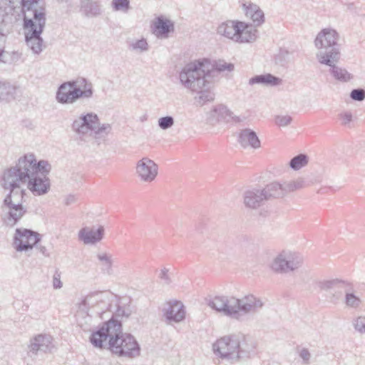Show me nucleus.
I'll use <instances>...</instances> for the list:
<instances>
[{
  "label": "nucleus",
  "mask_w": 365,
  "mask_h": 365,
  "mask_svg": "<svg viewBox=\"0 0 365 365\" xmlns=\"http://www.w3.org/2000/svg\"><path fill=\"white\" fill-rule=\"evenodd\" d=\"M89 339L94 347L107 346L113 354L119 356L132 359L140 354V345L135 337L130 334H123L121 322L114 317L93 331Z\"/></svg>",
  "instance_id": "obj_1"
},
{
  "label": "nucleus",
  "mask_w": 365,
  "mask_h": 365,
  "mask_svg": "<svg viewBox=\"0 0 365 365\" xmlns=\"http://www.w3.org/2000/svg\"><path fill=\"white\" fill-rule=\"evenodd\" d=\"M23 13V28L27 46L36 54L43 50V40L41 35L46 22L45 0H21Z\"/></svg>",
  "instance_id": "obj_2"
},
{
  "label": "nucleus",
  "mask_w": 365,
  "mask_h": 365,
  "mask_svg": "<svg viewBox=\"0 0 365 365\" xmlns=\"http://www.w3.org/2000/svg\"><path fill=\"white\" fill-rule=\"evenodd\" d=\"M19 173V180L27 182V187L34 195L41 196L48 192L51 182L48 174L51 165L45 160H36L33 153L24 155L19 159L16 165Z\"/></svg>",
  "instance_id": "obj_3"
},
{
  "label": "nucleus",
  "mask_w": 365,
  "mask_h": 365,
  "mask_svg": "<svg viewBox=\"0 0 365 365\" xmlns=\"http://www.w3.org/2000/svg\"><path fill=\"white\" fill-rule=\"evenodd\" d=\"M207 305L227 317L242 320L245 315L257 312L264 304L260 299L250 294L241 299L234 297L215 296L208 301Z\"/></svg>",
  "instance_id": "obj_4"
},
{
  "label": "nucleus",
  "mask_w": 365,
  "mask_h": 365,
  "mask_svg": "<svg viewBox=\"0 0 365 365\" xmlns=\"http://www.w3.org/2000/svg\"><path fill=\"white\" fill-rule=\"evenodd\" d=\"M210 71L205 69L204 61H197L187 64L180 73V80L185 87L199 93V99L202 103L212 101L214 93L209 90Z\"/></svg>",
  "instance_id": "obj_5"
},
{
  "label": "nucleus",
  "mask_w": 365,
  "mask_h": 365,
  "mask_svg": "<svg viewBox=\"0 0 365 365\" xmlns=\"http://www.w3.org/2000/svg\"><path fill=\"white\" fill-rule=\"evenodd\" d=\"M339 34L333 29H323L314 40V46L319 52L316 57L319 63L330 65L333 61H339L341 58V46L338 43Z\"/></svg>",
  "instance_id": "obj_6"
},
{
  "label": "nucleus",
  "mask_w": 365,
  "mask_h": 365,
  "mask_svg": "<svg viewBox=\"0 0 365 365\" xmlns=\"http://www.w3.org/2000/svg\"><path fill=\"white\" fill-rule=\"evenodd\" d=\"M93 93V84L86 78L79 77L62 83L57 89L56 99L61 104H73L81 98H92Z\"/></svg>",
  "instance_id": "obj_7"
},
{
  "label": "nucleus",
  "mask_w": 365,
  "mask_h": 365,
  "mask_svg": "<svg viewBox=\"0 0 365 365\" xmlns=\"http://www.w3.org/2000/svg\"><path fill=\"white\" fill-rule=\"evenodd\" d=\"M19 172L16 166L6 170L4 173L1 185L5 190H10L6 197H9L12 204L23 205L25 190L21 188L20 183L24 182L19 180Z\"/></svg>",
  "instance_id": "obj_8"
},
{
  "label": "nucleus",
  "mask_w": 365,
  "mask_h": 365,
  "mask_svg": "<svg viewBox=\"0 0 365 365\" xmlns=\"http://www.w3.org/2000/svg\"><path fill=\"white\" fill-rule=\"evenodd\" d=\"M240 338H243L242 334H232L220 338L213 344L214 353L222 359L237 361V347Z\"/></svg>",
  "instance_id": "obj_9"
},
{
  "label": "nucleus",
  "mask_w": 365,
  "mask_h": 365,
  "mask_svg": "<svg viewBox=\"0 0 365 365\" xmlns=\"http://www.w3.org/2000/svg\"><path fill=\"white\" fill-rule=\"evenodd\" d=\"M303 264V257L298 253L283 251L272 261L271 269L277 273L293 272Z\"/></svg>",
  "instance_id": "obj_10"
},
{
  "label": "nucleus",
  "mask_w": 365,
  "mask_h": 365,
  "mask_svg": "<svg viewBox=\"0 0 365 365\" xmlns=\"http://www.w3.org/2000/svg\"><path fill=\"white\" fill-rule=\"evenodd\" d=\"M317 284L321 290L329 292V301L334 304L341 299L344 293L354 291V287L350 282L340 279L322 280Z\"/></svg>",
  "instance_id": "obj_11"
},
{
  "label": "nucleus",
  "mask_w": 365,
  "mask_h": 365,
  "mask_svg": "<svg viewBox=\"0 0 365 365\" xmlns=\"http://www.w3.org/2000/svg\"><path fill=\"white\" fill-rule=\"evenodd\" d=\"M41 239V235L32 230H16L14 236V245L16 250L19 252L27 251L36 245Z\"/></svg>",
  "instance_id": "obj_12"
},
{
  "label": "nucleus",
  "mask_w": 365,
  "mask_h": 365,
  "mask_svg": "<svg viewBox=\"0 0 365 365\" xmlns=\"http://www.w3.org/2000/svg\"><path fill=\"white\" fill-rule=\"evenodd\" d=\"M135 173L141 181L151 182L158 175V165L153 160L143 158L136 163Z\"/></svg>",
  "instance_id": "obj_13"
},
{
  "label": "nucleus",
  "mask_w": 365,
  "mask_h": 365,
  "mask_svg": "<svg viewBox=\"0 0 365 365\" xmlns=\"http://www.w3.org/2000/svg\"><path fill=\"white\" fill-rule=\"evenodd\" d=\"M99 123V118L96 113H88L81 115L78 119L73 120L72 129L80 135H85L89 131H93L97 128Z\"/></svg>",
  "instance_id": "obj_14"
},
{
  "label": "nucleus",
  "mask_w": 365,
  "mask_h": 365,
  "mask_svg": "<svg viewBox=\"0 0 365 365\" xmlns=\"http://www.w3.org/2000/svg\"><path fill=\"white\" fill-rule=\"evenodd\" d=\"M1 209L5 212L2 219L9 226L16 225L26 212V209L23 205L12 204L11 201L9 200V197L4 198Z\"/></svg>",
  "instance_id": "obj_15"
},
{
  "label": "nucleus",
  "mask_w": 365,
  "mask_h": 365,
  "mask_svg": "<svg viewBox=\"0 0 365 365\" xmlns=\"http://www.w3.org/2000/svg\"><path fill=\"white\" fill-rule=\"evenodd\" d=\"M12 6L6 2L0 3V36L6 37L11 31L13 19Z\"/></svg>",
  "instance_id": "obj_16"
},
{
  "label": "nucleus",
  "mask_w": 365,
  "mask_h": 365,
  "mask_svg": "<svg viewBox=\"0 0 365 365\" xmlns=\"http://www.w3.org/2000/svg\"><path fill=\"white\" fill-rule=\"evenodd\" d=\"M163 316L168 322H180L185 318V310L183 304L180 301L168 303V307L164 309Z\"/></svg>",
  "instance_id": "obj_17"
},
{
  "label": "nucleus",
  "mask_w": 365,
  "mask_h": 365,
  "mask_svg": "<svg viewBox=\"0 0 365 365\" xmlns=\"http://www.w3.org/2000/svg\"><path fill=\"white\" fill-rule=\"evenodd\" d=\"M52 337L48 334H38L31 339L29 346V352L33 354H37L38 351L44 353L51 351L53 347L52 344Z\"/></svg>",
  "instance_id": "obj_18"
},
{
  "label": "nucleus",
  "mask_w": 365,
  "mask_h": 365,
  "mask_svg": "<svg viewBox=\"0 0 365 365\" xmlns=\"http://www.w3.org/2000/svg\"><path fill=\"white\" fill-rule=\"evenodd\" d=\"M264 193L262 189L253 188L245 191L243 195L244 204L246 207L250 209H257L267 202L266 198H264Z\"/></svg>",
  "instance_id": "obj_19"
},
{
  "label": "nucleus",
  "mask_w": 365,
  "mask_h": 365,
  "mask_svg": "<svg viewBox=\"0 0 365 365\" xmlns=\"http://www.w3.org/2000/svg\"><path fill=\"white\" fill-rule=\"evenodd\" d=\"M238 25L235 42L248 43L256 40L258 31L252 24L240 21Z\"/></svg>",
  "instance_id": "obj_20"
},
{
  "label": "nucleus",
  "mask_w": 365,
  "mask_h": 365,
  "mask_svg": "<svg viewBox=\"0 0 365 365\" xmlns=\"http://www.w3.org/2000/svg\"><path fill=\"white\" fill-rule=\"evenodd\" d=\"M80 11L86 18H95L101 16L103 6L99 0H80Z\"/></svg>",
  "instance_id": "obj_21"
},
{
  "label": "nucleus",
  "mask_w": 365,
  "mask_h": 365,
  "mask_svg": "<svg viewBox=\"0 0 365 365\" xmlns=\"http://www.w3.org/2000/svg\"><path fill=\"white\" fill-rule=\"evenodd\" d=\"M237 141L244 148L250 147L257 149L261 147V142L256 132L250 128L242 129L240 132Z\"/></svg>",
  "instance_id": "obj_22"
},
{
  "label": "nucleus",
  "mask_w": 365,
  "mask_h": 365,
  "mask_svg": "<svg viewBox=\"0 0 365 365\" xmlns=\"http://www.w3.org/2000/svg\"><path fill=\"white\" fill-rule=\"evenodd\" d=\"M104 235V227L99 226L96 230L93 227H83L78 232L79 240L84 244H95L100 242Z\"/></svg>",
  "instance_id": "obj_23"
},
{
  "label": "nucleus",
  "mask_w": 365,
  "mask_h": 365,
  "mask_svg": "<svg viewBox=\"0 0 365 365\" xmlns=\"http://www.w3.org/2000/svg\"><path fill=\"white\" fill-rule=\"evenodd\" d=\"M256 353L255 342L250 336L243 334V338L240 339L239 346L237 347V361L247 359L254 356Z\"/></svg>",
  "instance_id": "obj_24"
},
{
  "label": "nucleus",
  "mask_w": 365,
  "mask_h": 365,
  "mask_svg": "<svg viewBox=\"0 0 365 365\" xmlns=\"http://www.w3.org/2000/svg\"><path fill=\"white\" fill-rule=\"evenodd\" d=\"M153 29L158 38H166L169 36L170 33L174 31V24L162 16H158L153 24Z\"/></svg>",
  "instance_id": "obj_25"
},
{
  "label": "nucleus",
  "mask_w": 365,
  "mask_h": 365,
  "mask_svg": "<svg viewBox=\"0 0 365 365\" xmlns=\"http://www.w3.org/2000/svg\"><path fill=\"white\" fill-rule=\"evenodd\" d=\"M282 79L271 73L256 75L249 80L250 85L262 84L264 86H276L282 84Z\"/></svg>",
  "instance_id": "obj_26"
},
{
  "label": "nucleus",
  "mask_w": 365,
  "mask_h": 365,
  "mask_svg": "<svg viewBox=\"0 0 365 365\" xmlns=\"http://www.w3.org/2000/svg\"><path fill=\"white\" fill-rule=\"evenodd\" d=\"M240 21H226L222 23L217 27V34L223 36L227 38L232 39L234 41H236L237 38V27L239 26L238 23Z\"/></svg>",
  "instance_id": "obj_27"
},
{
  "label": "nucleus",
  "mask_w": 365,
  "mask_h": 365,
  "mask_svg": "<svg viewBox=\"0 0 365 365\" xmlns=\"http://www.w3.org/2000/svg\"><path fill=\"white\" fill-rule=\"evenodd\" d=\"M16 86L9 82L0 81V102L9 103L16 99Z\"/></svg>",
  "instance_id": "obj_28"
},
{
  "label": "nucleus",
  "mask_w": 365,
  "mask_h": 365,
  "mask_svg": "<svg viewBox=\"0 0 365 365\" xmlns=\"http://www.w3.org/2000/svg\"><path fill=\"white\" fill-rule=\"evenodd\" d=\"M262 190L264 195V198H266L267 201L284 197L281 183L278 182L267 184Z\"/></svg>",
  "instance_id": "obj_29"
},
{
  "label": "nucleus",
  "mask_w": 365,
  "mask_h": 365,
  "mask_svg": "<svg viewBox=\"0 0 365 365\" xmlns=\"http://www.w3.org/2000/svg\"><path fill=\"white\" fill-rule=\"evenodd\" d=\"M339 61H333L330 65L329 72L331 76L337 81L341 82H348L353 78V76L347 71L346 69L337 66L336 65Z\"/></svg>",
  "instance_id": "obj_30"
},
{
  "label": "nucleus",
  "mask_w": 365,
  "mask_h": 365,
  "mask_svg": "<svg viewBox=\"0 0 365 365\" xmlns=\"http://www.w3.org/2000/svg\"><path fill=\"white\" fill-rule=\"evenodd\" d=\"M293 52L285 48H280L279 51L274 55L273 61L275 65L282 67H287L292 59Z\"/></svg>",
  "instance_id": "obj_31"
},
{
  "label": "nucleus",
  "mask_w": 365,
  "mask_h": 365,
  "mask_svg": "<svg viewBox=\"0 0 365 365\" xmlns=\"http://www.w3.org/2000/svg\"><path fill=\"white\" fill-rule=\"evenodd\" d=\"M284 196L291 192L300 190L304 187V181L302 178H298L296 180L284 182L281 184Z\"/></svg>",
  "instance_id": "obj_32"
},
{
  "label": "nucleus",
  "mask_w": 365,
  "mask_h": 365,
  "mask_svg": "<svg viewBox=\"0 0 365 365\" xmlns=\"http://www.w3.org/2000/svg\"><path fill=\"white\" fill-rule=\"evenodd\" d=\"M309 162V157L307 155L304 153H300L294 158H292L289 165L292 169L294 170H298L306 166Z\"/></svg>",
  "instance_id": "obj_33"
},
{
  "label": "nucleus",
  "mask_w": 365,
  "mask_h": 365,
  "mask_svg": "<svg viewBox=\"0 0 365 365\" xmlns=\"http://www.w3.org/2000/svg\"><path fill=\"white\" fill-rule=\"evenodd\" d=\"M232 113L223 105H218L215 106L212 110V115L213 116H217V120H224L226 122H230V117Z\"/></svg>",
  "instance_id": "obj_34"
},
{
  "label": "nucleus",
  "mask_w": 365,
  "mask_h": 365,
  "mask_svg": "<svg viewBox=\"0 0 365 365\" xmlns=\"http://www.w3.org/2000/svg\"><path fill=\"white\" fill-rule=\"evenodd\" d=\"M213 68L218 72H224L229 71L231 72L234 71L235 66L232 63H227L224 60H219L215 61L212 65Z\"/></svg>",
  "instance_id": "obj_35"
},
{
  "label": "nucleus",
  "mask_w": 365,
  "mask_h": 365,
  "mask_svg": "<svg viewBox=\"0 0 365 365\" xmlns=\"http://www.w3.org/2000/svg\"><path fill=\"white\" fill-rule=\"evenodd\" d=\"M345 303L348 307L356 308L360 305L361 299L353 292H347L345 294Z\"/></svg>",
  "instance_id": "obj_36"
},
{
  "label": "nucleus",
  "mask_w": 365,
  "mask_h": 365,
  "mask_svg": "<svg viewBox=\"0 0 365 365\" xmlns=\"http://www.w3.org/2000/svg\"><path fill=\"white\" fill-rule=\"evenodd\" d=\"M98 259L104 263L103 271L108 274L112 272V259L107 254H99L97 256Z\"/></svg>",
  "instance_id": "obj_37"
},
{
  "label": "nucleus",
  "mask_w": 365,
  "mask_h": 365,
  "mask_svg": "<svg viewBox=\"0 0 365 365\" xmlns=\"http://www.w3.org/2000/svg\"><path fill=\"white\" fill-rule=\"evenodd\" d=\"M175 123L174 118L171 115L161 117L158 120V125L162 130H168Z\"/></svg>",
  "instance_id": "obj_38"
},
{
  "label": "nucleus",
  "mask_w": 365,
  "mask_h": 365,
  "mask_svg": "<svg viewBox=\"0 0 365 365\" xmlns=\"http://www.w3.org/2000/svg\"><path fill=\"white\" fill-rule=\"evenodd\" d=\"M112 7L115 11H128L130 9V0H113Z\"/></svg>",
  "instance_id": "obj_39"
},
{
  "label": "nucleus",
  "mask_w": 365,
  "mask_h": 365,
  "mask_svg": "<svg viewBox=\"0 0 365 365\" xmlns=\"http://www.w3.org/2000/svg\"><path fill=\"white\" fill-rule=\"evenodd\" d=\"M339 118L343 126L351 128V123L353 121V114L351 111H343L339 114Z\"/></svg>",
  "instance_id": "obj_40"
},
{
  "label": "nucleus",
  "mask_w": 365,
  "mask_h": 365,
  "mask_svg": "<svg viewBox=\"0 0 365 365\" xmlns=\"http://www.w3.org/2000/svg\"><path fill=\"white\" fill-rule=\"evenodd\" d=\"M111 130V126L108 123H105L100 125V123L97 125V128L93 130L95 133V138H101L107 135Z\"/></svg>",
  "instance_id": "obj_41"
},
{
  "label": "nucleus",
  "mask_w": 365,
  "mask_h": 365,
  "mask_svg": "<svg viewBox=\"0 0 365 365\" xmlns=\"http://www.w3.org/2000/svg\"><path fill=\"white\" fill-rule=\"evenodd\" d=\"M350 98L355 101H362L365 99V89L354 88L350 93Z\"/></svg>",
  "instance_id": "obj_42"
},
{
  "label": "nucleus",
  "mask_w": 365,
  "mask_h": 365,
  "mask_svg": "<svg viewBox=\"0 0 365 365\" xmlns=\"http://www.w3.org/2000/svg\"><path fill=\"white\" fill-rule=\"evenodd\" d=\"M245 13L247 17H252L253 15L259 9V6L257 4L249 3L248 5L246 4H242Z\"/></svg>",
  "instance_id": "obj_43"
},
{
  "label": "nucleus",
  "mask_w": 365,
  "mask_h": 365,
  "mask_svg": "<svg viewBox=\"0 0 365 365\" xmlns=\"http://www.w3.org/2000/svg\"><path fill=\"white\" fill-rule=\"evenodd\" d=\"M250 19L255 24V26H259L264 22V14L263 11L259 9Z\"/></svg>",
  "instance_id": "obj_44"
},
{
  "label": "nucleus",
  "mask_w": 365,
  "mask_h": 365,
  "mask_svg": "<svg viewBox=\"0 0 365 365\" xmlns=\"http://www.w3.org/2000/svg\"><path fill=\"white\" fill-rule=\"evenodd\" d=\"M354 329L361 334L365 333V317H358L354 322Z\"/></svg>",
  "instance_id": "obj_45"
},
{
  "label": "nucleus",
  "mask_w": 365,
  "mask_h": 365,
  "mask_svg": "<svg viewBox=\"0 0 365 365\" xmlns=\"http://www.w3.org/2000/svg\"><path fill=\"white\" fill-rule=\"evenodd\" d=\"M292 118L289 115H277L275 123L279 126H287L291 123Z\"/></svg>",
  "instance_id": "obj_46"
},
{
  "label": "nucleus",
  "mask_w": 365,
  "mask_h": 365,
  "mask_svg": "<svg viewBox=\"0 0 365 365\" xmlns=\"http://www.w3.org/2000/svg\"><path fill=\"white\" fill-rule=\"evenodd\" d=\"M131 47L133 50H138L139 49L141 51H147L148 47V43L145 39L141 38L140 40L136 41L135 42L131 44Z\"/></svg>",
  "instance_id": "obj_47"
},
{
  "label": "nucleus",
  "mask_w": 365,
  "mask_h": 365,
  "mask_svg": "<svg viewBox=\"0 0 365 365\" xmlns=\"http://www.w3.org/2000/svg\"><path fill=\"white\" fill-rule=\"evenodd\" d=\"M130 315V311L125 310L123 307H118L115 314H113L111 318L114 317L115 319H117L116 317H125L126 318H128Z\"/></svg>",
  "instance_id": "obj_48"
},
{
  "label": "nucleus",
  "mask_w": 365,
  "mask_h": 365,
  "mask_svg": "<svg viewBox=\"0 0 365 365\" xmlns=\"http://www.w3.org/2000/svg\"><path fill=\"white\" fill-rule=\"evenodd\" d=\"M159 277L160 278V279L163 280L166 284H169L171 283V279L168 274V269L166 268H163L160 270Z\"/></svg>",
  "instance_id": "obj_49"
},
{
  "label": "nucleus",
  "mask_w": 365,
  "mask_h": 365,
  "mask_svg": "<svg viewBox=\"0 0 365 365\" xmlns=\"http://www.w3.org/2000/svg\"><path fill=\"white\" fill-rule=\"evenodd\" d=\"M62 286L63 284L61 281V275L58 272H56L53 279V287L54 289H60Z\"/></svg>",
  "instance_id": "obj_50"
},
{
  "label": "nucleus",
  "mask_w": 365,
  "mask_h": 365,
  "mask_svg": "<svg viewBox=\"0 0 365 365\" xmlns=\"http://www.w3.org/2000/svg\"><path fill=\"white\" fill-rule=\"evenodd\" d=\"M299 356L303 359L305 364H308L311 354L307 349L303 348L299 352Z\"/></svg>",
  "instance_id": "obj_51"
},
{
  "label": "nucleus",
  "mask_w": 365,
  "mask_h": 365,
  "mask_svg": "<svg viewBox=\"0 0 365 365\" xmlns=\"http://www.w3.org/2000/svg\"><path fill=\"white\" fill-rule=\"evenodd\" d=\"M76 199L77 198L75 195H69L66 197L65 203L66 205H70L74 203L76 201Z\"/></svg>",
  "instance_id": "obj_52"
},
{
  "label": "nucleus",
  "mask_w": 365,
  "mask_h": 365,
  "mask_svg": "<svg viewBox=\"0 0 365 365\" xmlns=\"http://www.w3.org/2000/svg\"><path fill=\"white\" fill-rule=\"evenodd\" d=\"M39 251L41 253H42L44 256H48V253L47 252V249L44 246H39L38 247Z\"/></svg>",
  "instance_id": "obj_53"
},
{
  "label": "nucleus",
  "mask_w": 365,
  "mask_h": 365,
  "mask_svg": "<svg viewBox=\"0 0 365 365\" xmlns=\"http://www.w3.org/2000/svg\"><path fill=\"white\" fill-rule=\"evenodd\" d=\"M229 118H230V120H232L235 123H240V122H241L242 120L240 117H239V116H232V114L231 115V117H230Z\"/></svg>",
  "instance_id": "obj_54"
},
{
  "label": "nucleus",
  "mask_w": 365,
  "mask_h": 365,
  "mask_svg": "<svg viewBox=\"0 0 365 365\" xmlns=\"http://www.w3.org/2000/svg\"><path fill=\"white\" fill-rule=\"evenodd\" d=\"M87 300H88V297H85L84 299H83L80 303V307H86L87 306Z\"/></svg>",
  "instance_id": "obj_55"
},
{
  "label": "nucleus",
  "mask_w": 365,
  "mask_h": 365,
  "mask_svg": "<svg viewBox=\"0 0 365 365\" xmlns=\"http://www.w3.org/2000/svg\"><path fill=\"white\" fill-rule=\"evenodd\" d=\"M4 53V48H0V61L5 63L6 60H4L3 58Z\"/></svg>",
  "instance_id": "obj_56"
},
{
  "label": "nucleus",
  "mask_w": 365,
  "mask_h": 365,
  "mask_svg": "<svg viewBox=\"0 0 365 365\" xmlns=\"http://www.w3.org/2000/svg\"><path fill=\"white\" fill-rule=\"evenodd\" d=\"M324 190H325L324 188H322V189H320V190H319V192H320V193H324V192H325Z\"/></svg>",
  "instance_id": "obj_57"
},
{
  "label": "nucleus",
  "mask_w": 365,
  "mask_h": 365,
  "mask_svg": "<svg viewBox=\"0 0 365 365\" xmlns=\"http://www.w3.org/2000/svg\"><path fill=\"white\" fill-rule=\"evenodd\" d=\"M58 1H59V2H67L68 0H58Z\"/></svg>",
  "instance_id": "obj_58"
}]
</instances>
